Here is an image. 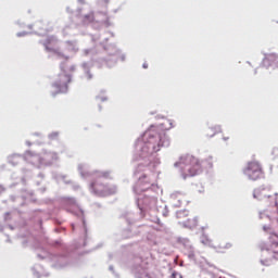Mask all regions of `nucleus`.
I'll use <instances>...</instances> for the list:
<instances>
[{
	"label": "nucleus",
	"mask_w": 278,
	"mask_h": 278,
	"mask_svg": "<svg viewBox=\"0 0 278 278\" xmlns=\"http://www.w3.org/2000/svg\"><path fill=\"white\" fill-rule=\"evenodd\" d=\"M175 166H179L180 175L185 179H188V177H195V175L201 170V162H199V159L190 154L182 155Z\"/></svg>",
	"instance_id": "1"
},
{
	"label": "nucleus",
	"mask_w": 278,
	"mask_h": 278,
	"mask_svg": "<svg viewBox=\"0 0 278 278\" xmlns=\"http://www.w3.org/2000/svg\"><path fill=\"white\" fill-rule=\"evenodd\" d=\"M90 188L94 194H99V197H108L110 194H114L116 192V187H110L101 181V178H98L93 182L90 184Z\"/></svg>",
	"instance_id": "2"
},
{
	"label": "nucleus",
	"mask_w": 278,
	"mask_h": 278,
	"mask_svg": "<svg viewBox=\"0 0 278 278\" xmlns=\"http://www.w3.org/2000/svg\"><path fill=\"white\" fill-rule=\"evenodd\" d=\"M243 173L252 181H257V179H262V176L264 175L262 165H260V163L256 161H252V162L248 163V166L245 167Z\"/></svg>",
	"instance_id": "3"
},
{
	"label": "nucleus",
	"mask_w": 278,
	"mask_h": 278,
	"mask_svg": "<svg viewBox=\"0 0 278 278\" xmlns=\"http://www.w3.org/2000/svg\"><path fill=\"white\" fill-rule=\"evenodd\" d=\"M71 81V75L66 73L59 74L56 80L52 85L55 88L58 94H62L68 91V83Z\"/></svg>",
	"instance_id": "4"
},
{
	"label": "nucleus",
	"mask_w": 278,
	"mask_h": 278,
	"mask_svg": "<svg viewBox=\"0 0 278 278\" xmlns=\"http://www.w3.org/2000/svg\"><path fill=\"white\" fill-rule=\"evenodd\" d=\"M262 251H268V253H271L274 260H278V236L270 235L269 242L263 244Z\"/></svg>",
	"instance_id": "5"
},
{
	"label": "nucleus",
	"mask_w": 278,
	"mask_h": 278,
	"mask_svg": "<svg viewBox=\"0 0 278 278\" xmlns=\"http://www.w3.org/2000/svg\"><path fill=\"white\" fill-rule=\"evenodd\" d=\"M149 149H152L154 153H157L162 147H164V142H162V137L160 135H156L154 137H151L148 141Z\"/></svg>",
	"instance_id": "6"
},
{
	"label": "nucleus",
	"mask_w": 278,
	"mask_h": 278,
	"mask_svg": "<svg viewBox=\"0 0 278 278\" xmlns=\"http://www.w3.org/2000/svg\"><path fill=\"white\" fill-rule=\"evenodd\" d=\"M54 38L53 37H48L46 39V41L43 42V47L46 48V51H48L49 53H60V49L58 48H52L51 45H53L54 42Z\"/></svg>",
	"instance_id": "7"
},
{
	"label": "nucleus",
	"mask_w": 278,
	"mask_h": 278,
	"mask_svg": "<svg viewBox=\"0 0 278 278\" xmlns=\"http://www.w3.org/2000/svg\"><path fill=\"white\" fill-rule=\"evenodd\" d=\"M199 225V220L197 218H189L185 223V227H188L189 229H194Z\"/></svg>",
	"instance_id": "8"
},
{
	"label": "nucleus",
	"mask_w": 278,
	"mask_h": 278,
	"mask_svg": "<svg viewBox=\"0 0 278 278\" xmlns=\"http://www.w3.org/2000/svg\"><path fill=\"white\" fill-rule=\"evenodd\" d=\"M84 23H94V12H90L89 14L85 15Z\"/></svg>",
	"instance_id": "9"
},
{
	"label": "nucleus",
	"mask_w": 278,
	"mask_h": 278,
	"mask_svg": "<svg viewBox=\"0 0 278 278\" xmlns=\"http://www.w3.org/2000/svg\"><path fill=\"white\" fill-rule=\"evenodd\" d=\"M277 54H268L265 60L267 62H277Z\"/></svg>",
	"instance_id": "10"
},
{
	"label": "nucleus",
	"mask_w": 278,
	"mask_h": 278,
	"mask_svg": "<svg viewBox=\"0 0 278 278\" xmlns=\"http://www.w3.org/2000/svg\"><path fill=\"white\" fill-rule=\"evenodd\" d=\"M202 243H204L206 247H214V245L212 244V240H210V239H204V240H202Z\"/></svg>",
	"instance_id": "11"
},
{
	"label": "nucleus",
	"mask_w": 278,
	"mask_h": 278,
	"mask_svg": "<svg viewBox=\"0 0 278 278\" xmlns=\"http://www.w3.org/2000/svg\"><path fill=\"white\" fill-rule=\"evenodd\" d=\"M170 278H177V271H174L170 276Z\"/></svg>",
	"instance_id": "12"
},
{
	"label": "nucleus",
	"mask_w": 278,
	"mask_h": 278,
	"mask_svg": "<svg viewBox=\"0 0 278 278\" xmlns=\"http://www.w3.org/2000/svg\"><path fill=\"white\" fill-rule=\"evenodd\" d=\"M263 266H269V263H264V261H261Z\"/></svg>",
	"instance_id": "13"
},
{
	"label": "nucleus",
	"mask_w": 278,
	"mask_h": 278,
	"mask_svg": "<svg viewBox=\"0 0 278 278\" xmlns=\"http://www.w3.org/2000/svg\"><path fill=\"white\" fill-rule=\"evenodd\" d=\"M143 68H147V64H143Z\"/></svg>",
	"instance_id": "14"
},
{
	"label": "nucleus",
	"mask_w": 278,
	"mask_h": 278,
	"mask_svg": "<svg viewBox=\"0 0 278 278\" xmlns=\"http://www.w3.org/2000/svg\"><path fill=\"white\" fill-rule=\"evenodd\" d=\"M104 177H108V174H104Z\"/></svg>",
	"instance_id": "15"
},
{
	"label": "nucleus",
	"mask_w": 278,
	"mask_h": 278,
	"mask_svg": "<svg viewBox=\"0 0 278 278\" xmlns=\"http://www.w3.org/2000/svg\"><path fill=\"white\" fill-rule=\"evenodd\" d=\"M179 278H184V276H181V275H180V277H179Z\"/></svg>",
	"instance_id": "16"
}]
</instances>
